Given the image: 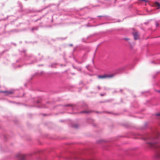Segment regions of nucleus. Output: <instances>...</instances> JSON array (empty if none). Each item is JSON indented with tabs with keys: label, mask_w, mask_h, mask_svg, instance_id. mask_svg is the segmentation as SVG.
<instances>
[{
	"label": "nucleus",
	"mask_w": 160,
	"mask_h": 160,
	"mask_svg": "<svg viewBox=\"0 0 160 160\" xmlns=\"http://www.w3.org/2000/svg\"><path fill=\"white\" fill-rule=\"evenodd\" d=\"M113 76V75L104 74L102 75H98V77L100 79H104L112 78Z\"/></svg>",
	"instance_id": "nucleus-1"
},
{
	"label": "nucleus",
	"mask_w": 160,
	"mask_h": 160,
	"mask_svg": "<svg viewBox=\"0 0 160 160\" xmlns=\"http://www.w3.org/2000/svg\"><path fill=\"white\" fill-rule=\"evenodd\" d=\"M149 145L151 147L155 148H158L160 147V144L154 143L151 142H148Z\"/></svg>",
	"instance_id": "nucleus-2"
},
{
	"label": "nucleus",
	"mask_w": 160,
	"mask_h": 160,
	"mask_svg": "<svg viewBox=\"0 0 160 160\" xmlns=\"http://www.w3.org/2000/svg\"><path fill=\"white\" fill-rule=\"evenodd\" d=\"M17 157L21 160H24L25 155L24 154H19L17 155Z\"/></svg>",
	"instance_id": "nucleus-3"
},
{
	"label": "nucleus",
	"mask_w": 160,
	"mask_h": 160,
	"mask_svg": "<svg viewBox=\"0 0 160 160\" xmlns=\"http://www.w3.org/2000/svg\"><path fill=\"white\" fill-rule=\"evenodd\" d=\"M134 38L135 40L138 39L139 38V35L138 34L137 32H135L133 34Z\"/></svg>",
	"instance_id": "nucleus-4"
},
{
	"label": "nucleus",
	"mask_w": 160,
	"mask_h": 160,
	"mask_svg": "<svg viewBox=\"0 0 160 160\" xmlns=\"http://www.w3.org/2000/svg\"><path fill=\"white\" fill-rule=\"evenodd\" d=\"M0 92L1 93H5L6 92H8L9 93H13V92L11 91H1Z\"/></svg>",
	"instance_id": "nucleus-5"
},
{
	"label": "nucleus",
	"mask_w": 160,
	"mask_h": 160,
	"mask_svg": "<svg viewBox=\"0 0 160 160\" xmlns=\"http://www.w3.org/2000/svg\"><path fill=\"white\" fill-rule=\"evenodd\" d=\"M154 5L158 7V8H160V4L158 2H155Z\"/></svg>",
	"instance_id": "nucleus-6"
},
{
	"label": "nucleus",
	"mask_w": 160,
	"mask_h": 160,
	"mask_svg": "<svg viewBox=\"0 0 160 160\" xmlns=\"http://www.w3.org/2000/svg\"><path fill=\"white\" fill-rule=\"evenodd\" d=\"M156 137L155 138H158V137L159 136H160V134L159 133L157 132L156 134Z\"/></svg>",
	"instance_id": "nucleus-7"
},
{
	"label": "nucleus",
	"mask_w": 160,
	"mask_h": 160,
	"mask_svg": "<svg viewBox=\"0 0 160 160\" xmlns=\"http://www.w3.org/2000/svg\"><path fill=\"white\" fill-rule=\"evenodd\" d=\"M12 93H8V92H6L5 93V95H8L9 94H12Z\"/></svg>",
	"instance_id": "nucleus-8"
},
{
	"label": "nucleus",
	"mask_w": 160,
	"mask_h": 160,
	"mask_svg": "<svg viewBox=\"0 0 160 160\" xmlns=\"http://www.w3.org/2000/svg\"><path fill=\"white\" fill-rule=\"evenodd\" d=\"M124 39L126 40H129V39L128 38H124Z\"/></svg>",
	"instance_id": "nucleus-9"
},
{
	"label": "nucleus",
	"mask_w": 160,
	"mask_h": 160,
	"mask_svg": "<svg viewBox=\"0 0 160 160\" xmlns=\"http://www.w3.org/2000/svg\"><path fill=\"white\" fill-rule=\"evenodd\" d=\"M158 25H159V24H158V23H157V24H156V26H157V27H158Z\"/></svg>",
	"instance_id": "nucleus-10"
},
{
	"label": "nucleus",
	"mask_w": 160,
	"mask_h": 160,
	"mask_svg": "<svg viewBox=\"0 0 160 160\" xmlns=\"http://www.w3.org/2000/svg\"><path fill=\"white\" fill-rule=\"evenodd\" d=\"M158 157H160V154H159V155H158Z\"/></svg>",
	"instance_id": "nucleus-11"
},
{
	"label": "nucleus",
	"mask_w": 160,
	"mask_h": 160,
	"mask_svg": "<svg viewBox=\"0 0 160 160\" xmlns=\"http://www.w3.org/2000/svg\"><path fill=\"white\" fill-rule=\"evenodd\" d=\"M158 92H159L160 93V91H158Z\"/></svg>",
	"instance_id": "nucleus-12"
},
{
	"label": "nucleus",
	"mask_w": 160,
	"mask_h": 160,
	"mask_svg": "<svg viewBox=\"0 0 160 160\" xmlns=\"http://www.w3.org/2000/svg\"><path fill=\"white\" fill-rule=\"evenodd\" d=\"M83 112H87L86 111H84Z\"/></svg>",
	"instance_id": "nucleus-13"
},
{
	"label": "nucleus",
	"mask_w": 160,
	"mask_h": 160,
	"mask_svg": "<svg viewBox=\"0 0 160 160\" xmlns=\"http://www.w3.org/2000/svg\"><path fill=\"white\" fill-rule=\"evenodd\" d=\"M157 115H158V116H159V115H160V114H157Z\"/></svg>",
	"instance_id": "nucleus-14"
},
{
	"label": "nucleus",
	"mask_w": 160,
	"mask_h": 160,
	"mask_svg": "<svg viewBox=\"0 0 160 160\" xmlns=\"http://www.w3.org/2000/svg\"><path fill=\"white\" fill-rule=\"evenodd\" d=\"M151 139H153V138H151Z\"/></svg>",
	"instance_id": "nucleus-15"
}]
</instances>
